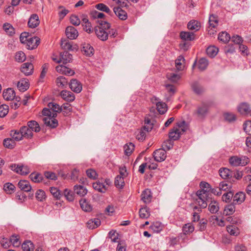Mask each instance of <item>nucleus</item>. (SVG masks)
Listing matches in <instances>:
<instances>
[{
  "instance_id": "obj_1",
  "label": "nucleus",
  "mask_w": 251,
  "mask_h": 251,
  "mask_svg": "<svg viewBox=\"0 0 251 251\" xmlns=\"http://www.w3.org/2000/svg\"><path fill=\"white\" fill-rule=\"evenodd\" d=\"M99 25L95 27V31L98 38L101 41H104L108 39V34L107 29H109L110 25L106 21L102 20H98Z\"/></svg>"
},
{
  "instance_id": "obj_2",
  "label": "nucleus",
  "mask_w": 251,
  "mask_h": 251,
  "mask_svg": "<svg viewBox=\"0 0 251 251\" xmlns=\"http://www.w3.org/2000/svg\"><path fill=\"white\" fill-rule=\"evenodd\" d=\"M185 124V122L183 121L177 126L174 127L169 133V139L173 141L178 140L180 135L186 131V128L184 126Z\"/></svg>"
},
{
  "instance_id": "obj_3",
  "label": "nucleus",
  "mask_w": 251,
  "mask_h": 251,
  "mask_svg": "<svg viewBox=\"0 0 251 251\" xmlns=\"http://www.w3.org/2000/svg\"><path fill=\"white\" fill-rule=\"evenodd\" d=\"M230 164L233 166H245L249 162V159L246 156L239 157L237 156L231 157L229 160Z\"/></svg>"
},
{
  "instance_id": "obj_4",
  "label": "nucleus",
  "mask_w": 251,
  "mask_h": 251,
  "mask_svg": "<svg viewBox=\"0 0 251 251\" xmlns=\"http://www.w3.org/2000/svg\"><path fill=\"white\" fill-rule=\"evenodd\" d=\"M151 101L156 104V109L160 114H163L166 112L167 105L165 102L158 101L157 98L155 97H152L151 98Z\"/></svg>"
},
{
  "instance_id": "obj_5",
  "label": "nucleus",
  "mask_w": 251,
  "mask_h": 251,
  "mask_svg": "<svg viewBox=\"0 0 251 251\" xmlns=\"http://www.w3.org/2000/svg\"><path fill=\"white\" fill-rule=\"evenodd\" d=\"M202 191H197V196L198 198L196 200V202L201 208H205L207 206L206 202L207 195H203L201 193Z\"/></svg>"
},
{
  "instance_id": "obj_6",
  "label": "nucleus",
  "mask_w": 251,
  "mask_h": 251,
  "mask_svg": "<svg viewBox=\"0 0 251 251\" xmlns=\"http://www.w3.org/2000/svg\"><path fill=\"white\" fill-rule=\"evenodd\" d=\"M153 156L157 162H162L166 158V152L164 149H159L153 152Z\"/></svg>"
},
{
  "instance_id": "obj_7",
  "label": "nucleus",
  "mask_w": 251,
  "mask_h": 251,
  "mask_svg": "<svg viewBox=\"0 0 251 251\" xmlns=\"http://www.w3.org/2000/svg\"><path fill=\"white\" fill-rule=\"evenodd\" d=\"M208 112V106L205 103H202L201 105L199 106L197 110L195 112V114L199 118H203Z\"/></svg>"
},
{
  "instance_id": "obj_8",
  "label": "nucleus",
  "mask_w": 251,
  "mask_h": 251,
  "mask_svg": "<svg viewBox=\"0 0 251 251\" xmlns=\"http://www.w3.org/2000/svg\"><path fill=\"white\" fill-rule=\"evenodd\" d=\"M11 168L12 170L22 175H26L30 172L27 166L12 164L11 166Z\"/></svg>"
},
{
  "instance_id": "obj_9",
  "label": "nucleus",
  "mask_w": 251,
  "mask_h": 251,
  "mask_svg": "<svg viewBox=\"0 0 251 251\" xmlns=\"http://www.w3.org/2000/svg\"><path fill=\"white\" fill-rule=\"evenodd\" d=\"M40 43V39L37 37H33L28 38V40L25 44L27 46V49L28 50H33L37 47Z\"/></svg>"
},
{
  "instance_id": "obj_10",
  "label": "nucleus",
  "mask_w": 251,
  "mask_h": 251,
  "mask_svg": "<svg viewBox=\"0 0 251 251\" xmlns=\"http://www.w3.org/2000/svg\"><path fill=\"white\" fill-rule=\"evenodd\" d=\"M70 88L74 92L79 93L82 90V84L76 79H72L69 83Z\"/></svg>"
},
{
  "instance_id": "obj_11",
  "label": "nucleus",
  "mask_w": 251,
  "mask_h": 251,
  "mask_svg": "<svg viewBox=\"0 0 251 251\" xmlns=\"http://www.w3.org/2000/svg\"><path fill=\"white\" fill-rule=\"evenodd\" d=\"M66 35L68 38L73 40L78 35L77 30L72 26H69L66 29Z\"/></svg>"
},
{
  "instance_id": "obj_12",
  "label": "nucleus",
  "mask_w": 251,
  "mask_h": 251,
  "mask_svg": "<svg viewBox=\"0 0 251 251\" xmlns=\"http://www.w3.org/2000/svg\"><path fill=\"white\" fill-rule=\"evenodd\" d=\"M81 51L86 56H91L94 54L93 48L88 43H84L81 45Z\"/></svg>"
},
{
  "instance_id": "obj_13",
  "label": "nucleus",
  "mask_w": 251,
  "mask_h": 251,
  "mask_svg": "<svg viewBox=\"0 0 251 251\" xmlns=\"http://www.w3.org/2000/svg\"><path fill=\"white\" fill-rule=\"evenodd\" d=\"M21 71L25 75H30L33 72V65L30 63H25L22 64Z\"/></svg>"
},
{
  "instance_id": "obj_14",
  "label": "nucleus",
  "mask_w": 251,
  "mask_h": 251,
  "mask_svg": "<svg viewBox=\"0 0 251 251\" xmlns=\"http://www.w3.org/2000/svg\"><path fill=\"white\" fill-rule=\"evenodd\" d=\"M56 71L61 74L70 76L73 75L75 74L74 70L64 65H59L56 67Z\"/></svg>"
},
{
  "instance_id": "obj_15",
  "label": "nucleus",
  "mask_w": 251,
  "mask_h": 251,
  "mask_svg": "<svg viewBox=\"0 0 251 251\" xmlns=\"http://www.w3.org/2000/svg\"><path fill=\"white\" fill-rule=\"evenodd\" d=\"M72 60V55L67 51H64L60 53V60L57 63L62 62L64 64L70 62Z\"/></svg>"
},
{
  "instance_id": "obj_16",
  "label": "nucleus",
  "mask_w": 251,
  "mask_h": 251,
  "mask_svg": "<svg viewBox=\"0 0 251 251\" xmlns=\"http://www.w3.org/2000/svg\"><path fill=\"white\" fill-rule=\"evenodd\" d=\"M43 121L46 126L52 128L56 127L58 125L57 120L55 118H51V117H45L43 119Z\"/></svg>"
},
{
  "instance_id": "obj_17",
  "label": "nucleus",
  "mask_w": 251,
  "mask_h": 251,
  "mask_svg": "<svg viewBox=\"0 0 251 251\" xmlns=\"http://www.w3.org/2000/svg\"><path fill=\"white\" fill-rule=\"evenodd\" d=\"M60 95L63 100L68 102L73 101L75 99L74 94L70 91L63 90L60 92Z\"/></svg>"
},
{
  "instance_id": "obj_18",
  "label": "nucleus",
  "mask_w": 251,
  "mask_h": 251,
  "mask_svg": "<svg viewBox=\"0 0 251 251\" xmlns=\"http://www.w3.org/2000/svg\"><path fill=\"white\" fill-rule=\"evenodd\" d=\"M94 189L100 192L105 193L107 190L106 185H105L102 179L93 183Z\"/></svg>"
},
{
  "instance_id": "obj_19",
  "label": "nucleus",
  "mask_w": 251,
  "mask_h": 251,
  "mask_svg": "<svg viewBox=\"0 0 251 251\" xmlns=\"http://www.w3.org/2000/svg\"><path fill=\"white\" fill-rule=\"evenodd\" d=\"M180 37L184 41H191L195 39V35L193 32L181 31L180 33Z\"/></svg>"
},
{
  "instance_id": "obj_20",
  "label": "nucleus",
  "mask_w": 251,
  "mask_h": 251,
  "mask_svg": "<svg viewBox=\"0 0 251 251\" xmlns=\"http://www.w3.org/2000/svg\"><path fill=\"white\" fill-rule=\"evenodd\" d=\"M2 95L3 98L7 100H13L16 97L15 91L11 88H7L4 90Z\"/></svg>"
},
{
  "instance_id": "obj_21",
  "label": "nucleus",
  "mask_w": 251,
  "mask_h": 251,
  "mask_svg": "<svg viewBox=\"0 0 251 251\" xmlns=\"http://www.w3.org/2000/svg\"><path fill=\"white\" fill-rule=\"evenodd\" d=\"M29 177L31 180L35 183H40L43 182L44 183L46 184L45 182V179L44 176L40 173H32L30 176Z\"/></svg>"
},
{
  "instance_id": "obj_22",
  "label": "nucleus",
  "mask_w": 251,
  "mask_h": 251,
  "mask_svg": "<svg viewBox=\"0 0 251 251\" xmlns=\"http://www.w3.org/2000/svg\"><path fill=\"white\" fill-rule=\"evenodd\" d=\"M166 77L170 82L176 83L180 79L181 76L180 74L171 71L166 74Z\"/></svg>"
},
{
  "instance_id": "obj_23",
  "label": "nucleus",
  "mask_w": 251,
  "mask_h": 251,
  "mask_svg": "<svg viewBox=\"0 0 251 251\" xmlns=\"http://www.w3.org/2000/svg\"><path fill=\"white\" fill-rule=\"evenodd\" d=\"M23 138L30 139L33 136V131L28 126H23L20 128Z\"/></svg>"
},
{
  "instance_id": "obj_24",
  "label": "nucleus",
  "mask_w": 251,
  "mask_h": 251,
  "mask_svg": "<svg viewBox=\"0 0 251 251\" xmlns=\"http://www.w3.org/2000/svg\"><path fill=\"white\" fill-rule=\"evenodd\" d=\"M245 193L239 192L233 197V203L234 204H241L245 201Z\"/></svg>"
},
{
  "instance_id": "obj_25",
  "label": "nucleus",
  "mask_w": 251,
  "mask_h": 251,
  "mask_svg": "<svg viewBox=\"0 0 251 251\" xmlns=\"http://www.w3.org/2000/svg\"><path fill=\"white\" fill-rule=\"evenodd\" d=\"M40 23L39 17L37 14H32L28 22V25L30 28L37 27Z\"/></svg>"
},
{
  "instance_id": "obj_26",
  "label": "nucleus",
  "mask_w": 251,
  "mask_h": 251,
  "mask_svg": "<svg viewBox=\"0 0 251 251\" xmlns=\"http://www.w3.org/2000/svg\"><path fill=\"white\" fill-rule=\"evenodd\" d=\"M114 12L118 18L122 20H125L127 19V13L124 10L119 7H114Z\"/></svg>"
},
{
  "instance_id": "obj_27",
  "label": "nucleus",
  "mask_w": 251,
  "mask_h": 251,
  "mask_svg": "<svg viewBox=\"0 0 251 251\" xmlns=\"http://www.w3.org/2000/svg\"><path fill=\"white\" fill-rule=\"evenodd\" d=\"M187 27L189 30L196 32L200 30L201 23L198 21L191 20L188 23Z\"/></svg>"
},
{
  "instance_id": "obj_28",
  "label": "nucleus",
  "mask_w": 251,
  "mask_h": 251,
  "mask_svg": "<svg viewBox=\"0 0 251 251\" xmlns=\"http://www.w3.org/2000/svg\"><path fill=\"white\" fill-rule=\"evenodd\" d=\"M18 185L19 187L22 191H24L25 192H29L31 190V186L27 180H20L19 182Z\"/></svg>"
},
{
  "instance_id": "obj_29",
  "label": "nucleus",
  "mask_w": 251,
  "mask_h": 251,
  "mask_svg": "<svg viewBox=\"0 0 251 251\" xmlns=\"http://www.w3.org/2000/svg\"><path fill=\"white\" fill-rule=\"evenodd\" d=\"M151 193L148 189L144 190L141 194V200L146 203L151 202Z\"/></svg>"
},
{
  "instance_id": "obj_30",
  "label": "nucleus",
  "mask_w": 251,
  "mask_h": 251,
  "mask_svg": "<svg viewBox=\"0 0 251 251\" xmlns=\"http://www.w3.org/2000/svg\"><path fill=\"white\" fill-rule=\"evenodd\" d=\"M238 110L239 112L243 115H247L251 112L249 105L245 102H243L238 106Z\"/></svg>"
},
{
  "instance_id": "obj_31",
  "label": "nucleus",
  "mask_w": 251,
  "mask_h": 251,
  "mask_svg": "<svg viewBox=\"0 0 251 251\" xmlns=\"http://www.w3.org/2000/svg\"><path fill=\"white\" fill-rule=\"evenodd\" d=\"M79 204L81 209L84 211L90 212L92 209L91 204L84 199H81L79 201Z\"/></svg>"
},
{
  "instance_id": "obj_32",
  "label": "nucleus",
  "mask_w": 251,
  "mask_h": 251,
  "mask_svg": "<svg viewBox=\"0 0 251 251\" xmlns=\"http://www.w3.org/2000/svg\"><path fill=\"white\" fill-rule=\"evenodd\" d=\"M27 126L30 128L32 131L39 132L41 130V127L39 124L35 121H29L27 123Z\"/></svg>"
},
{
  "instance_id": "obj_33",
  "label": "nucleus",
  "mask_w": 251,
  "mask_h": 251,
  "mask_svg": "<svg viewBox=\"0 0 251 251\" xmlns=\"http://www.w3.org/2000/svg\"><path fill=\"white\" fill-rule=\"evenodd\" d=\"M185 59L182 55L178 56L177 59L175 61V64L176 69L178 71H182L184 68V65L183 62H184Z\"/></svg>"
},
{
  "instance_id": "obj_34",
  "label": "nucleus",
  "mask_w": 251,
  "mask_h": 251,
  "mask_svg": "<svg viewBox=\"0 0 251 251\" xmlns=\"http://www.w3.org/2000/svg\"><path fill=\"white\" fill-rule=\"evenodd\" d=\"M17 87L20 91L24 92L29 87L28 82L26 79H22L18 82Z\"/></svg>"
},
{
  "instance_id": "obj_35",
  "label": "nucleus",
  "mask_w": 251,
  "mask_h": 251,
  "mask_svg": "<svg viewBox=\"0 0 251 251\" xmlns=\"http://www.w3.org/2000/svg\"><path fill=\"white\" fill-rule=\"evenodd\" d=\"M74 191L80 196H84L87 193V190L81 185H75L74 186Z\"/></svg>"
},
{
  "instance_id": "obj_36",
  "label": "nucleus",
  "mask_w": 251,
  "mask_h": 251,
  "mask_svg": "<svg viewBox=\"0 0 251 251\" xmlns=\"http://www.w3.org/2000/svg\"><path fill=\"white\" fill-rule=\"evenodd\" d=\"M10 136L12 139L19 141L22 140L23 138L21 130H13L10 131Z\"/></svg>"
},
{
  "instance_id": "obj_37",
  "label": "nucleus",
  "mask_w": 251,
  "mask_h": 251,
  "mask_svg": "<svg viewBox=\"0 0 251 251\" xmlns=\"http://www.w3.org/2000/svg\"><path fill=\"white\" fill-rule=\"evenodd\" d=\"M56 83L58 87L61 88L66 87L68 84L66 78L63 76L58 77L56 79Z\"/></svg>"
},
{
  "instance_id": "obj_38",
  "label": "nucleus",
  "mask_w": 251,
  "mask_h": 251,
  "mask_svg": "<svg viewBox=\"0 0 251 251\" xmlns=\"http://www.w3.org/2000/svg\"><path fill=\"white\" fill-rule=\"evenodd\" d=\"M114 184L117 188L122 189L125 185L124 177L122 176H117L115 177Z\"/></svg>"
},
{
  "instance_id": "obj_39",
  "label": "nucleus",
  "mask_w": 251,
  "mask_h": 251,
  "mask_svg": "<svg viewBox=\"0 0 251 251\" xmlns=\"http://www.w3.org/2000/svg\"><path fill=\"white\" fill-rule=\"evenodd\" d=\"M235 211L234 203H232L226 205L225 207L224 214L226 215H232Z\"/></svg>"
},
{
  "instance_id": "obj_40",
  "label": "nucleus",
  "mask_w": 251,
  "mask_h": 251,
  "mask_svg": "<svg viewBox=\"0 0 251 251\" xmlns=\"http://www.w3.org/2000/svg\"><path fill=\"white\" fill-rule=\"evenodd\" d=\"M22 248L24 251H33L34 247L30 241L27 240L23 243Z\"/></svg>"
},
{
  "instance_id": "obj_41",
  "label": "nucleus",
  "mask_w": 251,
  "mask_h": 251,
  "mask_svg": "<svg viewBox=\"0 0 251 251\" xmlns=\"http://www.w3.org/2000/svg\"><path fill=\"white\" fill-rule=\"evenodd\" d=\"M219 51L218 48L215 46H209L206 49L207 54L210 57H214L215 56Z\"/></svg>"
},
{
  "instance_id": "obj_42",
  "label": "nucleus",
  "mask_w": 251,
  "mask_h": 251,
  "mask_svg": "<svg viewBox=\"0 0 251 251\" xmlns=\"http://www.w3.org/2000/svg\"><path fill=\"white\" fill-rule=\"evenodd\" d=\"M200 186L201 189L198 191H202L201 193V194L207 195V193L210 189V185L206 182H201Z\"/></svg>"
},
{
  "instance_id": "obj_43",
  "label": "nucleus",
  "mask_w": 251,
  "mask_h": 251,
  "mask_svg": "<svg viewBox=\"0 0 251 251\" xmlns=\"http://www.w3.org/2000/svg\"><path fill=\"white\" fill-rule=\"evenodd\" d=\"M194 226L191 223H187L182 227L183 232L185 235L192 233L194 231Z\"/></svg>"
},
{
  "instance_id": "obj_44",
  "label": "nucleus",
  "mask_w": 251,
  "mask_h": 251,
  "mask_svg": "<svg viewBox=\"0 0 251 251\" xmlns=\"http://www.w3.org/2000/svg\"><path fill=\"white\" fill-rule=\"evenodd\" d=\"M48 106L54 112L60 113L62 111V107L54 102H49Z\"/></svg>"
},
{
  "instance_id": "obj_45",
  "label": "nucleus",
  "mask_w": 251,
  "mask_h": 251,
  "mask_svg": "<svg viewBox=\"0 0 251 251\" xmlns=\"http://www.w3.org/2000/svg\"><path fill=\"white\" fill-rule=\"evenodd\" d=\"M219 174L224 179H226L229 176H232L233 174L230 170L227 168H221L219 170Z\"/></svg>"
},
{
  "instance_id": "obj_46",
  "label": "nucleus",
  "mask_w": 251,
  "mask_h": 251,
  "mask_svg": "<svg viewBox=\"0 0 251 251\" xmlns=\"http://www.w3.org/2000/svg\"><path fill=\"white\" fill-rule=\"evenodd\" d=\"M218 38L219 40L226 43L230 39V36L228 33L226 31H224L220 32L219 34Z\"/></svg>"
},
{
  "instance_id": "obj_47",
  "label": "nucleus",
  "mask_w": 251,
  "mask_h": 251,
  "mask_svg": "<svg viewBox=\"0 0 251 251\" xmlns=\"http://www.w3.org/2000/svg\"><path fill=\"white\" fill-rule=\"evenodd\" d=\"M226 229L231 235L237 236L240 233L239 229L234 225L227 226Z\"/></svg>"
},
{
  "instance_id": "obj_48",
  "label": "nucleus",
  "mask_w": 251,
  "mask_h": 251,
  "mask_svg": "<svg viewBox=\"0 0 251 251\" xmlns=\"http://www.w3.org/2000/svg\"><path fill=\"white\" fill-rule=\"evenodd\" d=\"M208 209L211 213H216L219 209L218 202L216 201H211L209 204Z\"/></svg>"
},
{
  "instance_id": "obj_49",
  "label": "nucleus",
  "mask_w": 251,
  "mask_h": 251,
  "mask_svg": "<svg viewBox=\"0 0 251 251\" xmlns=\"http://www.w3.org/2000/svg\"><path fill=\"white\" fill-rule=\"evenodd\" d=\"M208 61L204 58L200 59L198 62V68L201 71H203L207 68L208 66Z\"/></svg>"
},
{
  "instance_id": "obj_50",
  "label": "nucleus",
  "mask_w": 251,
  "mask_h": 251,
  "mask_svg": "<svg viewBox=\"0 0 251 251\" xmlns=\"http://www.w3.org/2000/svg\"><path fill=\"white\" fill-rule=\"evenodd\" d=\"M150 228L154 232L158 233L162 230V226L161 223L156 222L153 223L150 226Z\"/></svg>"
},
{
  "instance_id": "obj_51",
  "label": "nucleus",
  "mask_w": 251,
  "mask_h": 251,
  "mask_svg": "<svg viewBox=\"0 0 251 251\" xmlns=\"http://www.w3.org/2000/svg\"><path fill=\"white\" fill-rule=\"evenodd\" d=\"M15 142L13 139L7 138L3 141V145L8 149H13L15 146Z\"/></svg>"
},
{
  "instance_id": "obj_52",
  "label": "nucleus",
  "mask_w": 251,
  "mask_h": 251,
  "mask_svg": "<svg viewBox=\"0 0 251 251\" xmlns=\"http://www.w3.org/2000/svg\"><path fill=\"white\" fill-rule=\"evenodd\" d=\"M95 7L97 9L103 12H105L107 14H111V11L110 10L109 7L103 3H100L97 4L96 5Z\"/></svg>"
},
{
  "instance_id": "obj_53",
  "label": "nucleus",
  "mask_w": 251,
  "mask_h": 251,
  "mask_svg": "<svg viewBox=\"0 0 251 251\" xmlns=\"http://www.w3.org/2000/svg\"><path fill=\"white\" fill-rule=\"evenodd\" d=\"M3 189L7 194H11L14 192L15 187L13 184L8 182L4 185Z\"/></svg>"
},
{
  "instance_id": "obj_54",
  "label": "nucleus",
  "mask_w": 251,
  "mask_h": 251,
  "mask_svg": "<svg viewBox=\"0 0 251 251\" xmlns=\"http://www.w3.org/2000/svg\"><path fill=\"white\" fill-rule=\"evenodd\" d=\"M125 154L129 155L134 149V145L132 143L126 144L124 147Z\"/></svg>"
},
{
  "instance_id": "obj_55",
  "label": "nucleus",
  "mask_w": 251,
  "mask_h": 251,
  "mask_svg": "<svg viewBox=\"0 0 251 251\" xmlns=\"http://www.w3.org/2000/svg\"><path fill=\"white\" fill-rule=\"evenodd\" d=\"M139 215L141 218H148L150 216L149 209L147 207L141 208L139 210Z\"/></svg>"
},
{
  "instance_id": "obj_56",
  "label": "nucleus",
  "mask_w": 251,
  "mask_h": 251,
  "mask_svg": "<svg viewBox=\"0 0 251 251\" xmlns=\"http://www.w3.org/2000/svg\"><path fill=\"white\" fill-rule=\"evenodd\" d=\"M3 29L9 35H12L15 33V29L9 24L6 23L3 25Z\"/></svg>"
},
{
  "instance_id": "obj_57",
  "label": "nucleus",
  "mask_w": 251,
  "mask_h": 251,
  "mask_svg": "<svg viewBox=\"0 0 251 251\" xmlns=\"http://www.w3.org/2000/svg\"><path fill=\"white\" fill-rule=\"evenodd\" d=\"M217 17L214 15H211L209 18V26L212 28L216 27L218 25Z\"/></svg>"
},
{
  "instance_id": "obj_58",
  "label": "nucleus",
  "mask_w": 251,
  "mask_h": 251,
  "mask_svg": "<svg viewBox=\"0 0 251 251\" xmlns=\"http://www.w3.org/2000/svg\"><path fill=\"white\" fill-rule=\"evenodd\" d=\"M35 197L38 201H42L46 199L45 192L43 190L39 189L35 193Z\"/></svg>"
},
{
  "instance_id": "obj_59",
  "label": "nucleus",
  "mask_w": 251,
  "mask_h": 251,
  "mask_svg": "<svg viewBox=\"0 0 251 251\" xmlns=\"http://www.w3.org/2000/svg\"><path fill=\"white\" fill-rule=\"evenodd\" d=\"M64 195L66 199L69 201H72L74 200L75 194L73 192L66 189L64 191Z\"/></svg>"
},
{
  "instance_id": "obj_60",
  "label": "nucleus",
  "mask_w": 251,
  "mask_h": 251,
  "mask_svg": "<svg viewBox=\"0 0 251 251\" xmlns=\"http://www.w3.org/2000/svg\"><path fill=\"white\" fill-rule=\"evenodd\" d=\"M61 46L64 50H72V46L71 43L68 40H64L61 41Z\"/></svg>"
},
{
  "instance_id": "obj_61",
  "label": "nucleus",
  "mask_w": 251,
  "mask_h": 251,
  "mask_svg": "<svg viewBox=\"0 0 251 251\" xmlns=\"http://www.w3.org/2000/svg\"><path fill=\"white\" fill-rule=\"evenodd\" d=\"M146 129H144V127L140 129L136 134V139L140 141H144L146 138V133L145 131Z\"/></svg>"
},
{
  "instance_id": "obj_62",
  "label": "nucleus",
  "mask_w": 251,
  "mask_h": 251,
  "mask_svg": "<svg viewBox=\"0 0 251 251\" xmlns=\"http://www.w3.org/2000/svg\"><path fill=\"white\" fill-rule=\"evenodd\" d=\"M192 88L193 91L198 94L202 93L204 91L203 88L197 82L193 83Z\"/></svg>"
},
{
  "instance_id": "obj_63",
  "label": "nucleus",
  "mask_w": 251,
  "mask_h": 251,
  "mask_svg": "<svg viewBox=\"0 0 251 251\" xmlns=\"http://www.w3.org/2000/svg\"><path fill=\"white\" fill-rule=\"evenodd\" d=\"M50 192L54 198H56V199H60L62 196L60 191L56 187H50Z\"/></svg>"
},
{
  "instance_id": "obj_64",
  "label": "nucleus",
  "mask_w": 251,
  "mask_h": 251,
  "mask_svg": "<svg viewBox=\"0 0 251 251\" xmlns=\"http://www.w3.org/2000/svg\"><path fill=\"white\" fill-rule=\"evenodd\" d=\"M233 197V193L231 191H229L227 193H225L223 196H222V200L224 201H225L226 202H229L232 198Z\"/></svg>"
}]
</instances>
